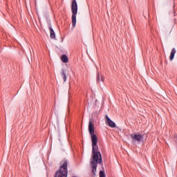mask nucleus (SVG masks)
Segmentation results:
<instances>
[{
    "label": "nucleus",
    "mask_w": 177,
    "mask_h": 177,
    "mask_svg": "<svg viewBox=\"0 0 177 177\" xmlns=\"http://www.w3.org/2000/svg\"><path fill=\"white\" fill-rule=\"evenodd\" d=\"M67 71L64 70V69H62L61 71V76L62 77L63 80H64V82H66V81H67V75L66 73Z\"/></svg>",
    "instance_id": "0eeeda50"
},
{
    "label": "nucleus",
    "mask_w": 177,
    "mask_h": 177,
    "mask_svg": "<svg viewBox=\"0 0 177 177\" xmlns=\"http://www.w3.org/2000/svg\"><path fill=\"white\" fill-rule=\"evenodd\" d=\"M104 82V77L103 75H100V73H97V82Z\"/></svg>",
    "instance_id": "6e6552de"
},
{
    "label": "nucleus",
    "mask_w": 177,
    "mask_h": 177,
    "mask_svg": "<svg viewBox=\"0 0 177 177\" xmlns=\"http://www.w3.org/2000/svg\"><path fill=\"white\" fill-rule=\"evenodd\" d=\"M100 177H106V174L103 171H100Z\"/></svg>",
    "instance_id": "9b49d317"
},
{
    "label": "nucleus",
    "mask_w": 177,
    "mask_h": 177,
    "mask_svg": "<svg viewBox=\"0 0 177 177\" xmlns=\"http://www.w3.org/2000/svg\"><path fill=\"white\" fill-rule=\"evenodd\" d=\"M48 29L50 30L51 39H56V34L55 33V30H53V28H52V24H48Z\"/></svg>",
    "instance_id": "39448f33"
},
{
    "label": "nucleus",
    "mask_w": 177,
    "mask_h": 177,
    "mask_svg": "<svg viewBox=\"0 0 177 177\" xmlns=\"http://www.w3.org/2000/svg\"><path fill=\"white\" fill-rule=\"evenodd\" d=\"M105 118L106 120V122L109 125V127H111V128H115V122H114L110 118H109V115H106Z\"/></svg>",
    "instance_id": "423d86ee"
},
{
    "label": "nucleus",
    "mask_w": 177,
    "mask_h": 177,
    "mask_svg": "<svg viewBox=\"0 0 177 177\" xmlns=\"http://www.w3.org/2000/svg\"><path fill=\"white\" fill-rule=\"evenodd\" d=\"M61 60L63 63H68V57L66 55H62L61 56Z\"/></svg>",
    "instance_id": "9d476101"
},
{
    "label": "nucleus",
    "mask_w": 177,
    "mask_h": 177,
    "mask_svg": "<svg viewBox=\"0 0 177 177\" xmlns=\"http://www.w3.org/2000/svg\"><path fill=\"white\" fill-rule=\"evenodd\" d=\"M175 53H176V50L175 49V48H172L171 52L170 53V56H169V60L171 62L174 60V58L175 57Z\"/></svg>",
    "instance_id": "1a4fd4ad"
},
{
    "label": "nucleus",
    "mask_w": 177,
    "mask_h": 177,
    "mask_svg": "<svg viewBox=\"0 0 177 177\" xmlns=\"http://www.w3.org/2000/svg\"><path fill=\"white\" fill-rule=\"evenodd\" d=\"M68 160H62L57 171L55 172L54 177H67L68 176Z\"/></svg>",
    "instance_id": "f03ea898"
},
{
    "label": "nucleus",
    "mask_w": 177,
    "mask_h": 177,
    "mask_svg": "<svg viewBox=\"0 0 177 177\" xmlns=\"http://www.w3.org/2000/svg\"><path fill=\"white\" fill-rule=\"evenodd\" d=\"M88 132L91 135L93 153L92 159L91 160V167L92 169L93 175H96L97 164H102V153L99 151L97 136L95 134V127H93L92 121H89L88 123Z\"/></svg>",
    "instance_id": "f257e3e1"
},
{
    "label": "nucleus",
    "mask_w": 177,
    "mask_h": 177,
    "mask_svg": "<svg viewBox=\"0 0 177 177\" xmlns=\"http://www.w3.org/2000/svg\"><path fill=\"white\" fill-rule=\"evenodd\" d=\"M131 138V140L133 142H137L138 143H140V142H143V138H145V134L142 133H131L130 135Z\"/></svg>",
    "instance_id": "20e7f679"
},
{
    "label": "nucleus",
    "mask_w": 177,
    "mask_h": 177,
    "mask_svg": "<svg viewBox=\"0 0 177 177\" xmlns=\"http://www.w3.org/2000/svg\"><path fill=\"white\" fill-rule=\"evenodd\" d=\"M72 26L75 27L77 24V13H78V4L77 0H73L71 3Z\"/></svg>",
    "instance_id": "7ed1b4c3"
}]
</instances>
